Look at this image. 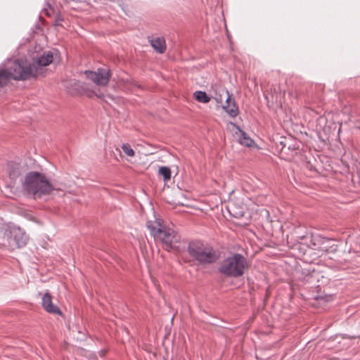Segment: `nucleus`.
<instances>
[{"instance_id": "nucleus-11", "label": "nucleus", "mask_w": 360, "mask_h": 360, "mask_svg": "<svg viewBox=\"0 0 360 360\" xmlns=\"http://www.w3.org/2000/svg\"><path fill=\"white\" fill-rule=\"evenodd\" d=\"M153 48L158 53H162L166 49L165 41L163 37H156L150 40Z\"/></svg>"}, {"instance_id": "nucleus-1", "label": "nucleus", "mask_w": 360, "mask_h": 360, "mask_svg": "<svg viewBox=\"0 0 360 360\" xmlns=\"http://www.w3.org/2000/svg\"><path fill=\"white\" fill-rule=\"evenodd\" d=\"M53 61V54L51 51L44 52L34 60L32 64L19 59L10 60L6 64V68L0 70V86H3L8 79L15 80H25L35 77L39 73L40 68L46 66Z\"/></svg>"}, {"instance_id": "nucleus-13", "label": "nucleus", "mask_w": 360, "mask_h": 360, "mask_svg": "<svg viewBox=\"0 0 360 360\" xmlns=\"http://www.w3.org/2000/svg\"><path fill=\"white\" fill-rule=\"evenodd\" d=\"M325 240L323 238H321L320 236H312L311 237V245L310 248L311 249L316 250L319 248V245L321 242Z\"/></svg>"}, {"instance_id": "nucleus-5", "label": "nucleus", "mask_w": 360, "mask_h": 360, "mask_svg": "<svg viewBox=\"0 0 360 360\" xmlns=\"http://www.w3.org/2000/svg\"><path fill=\"white\" fill-rule=\"evenodd\" d=\"M246 266V259L240 254H234L222 262L219 270L225 276L237 278L243 274Z\"/></svg>"}, {"instance_id": "nucleus-20", "label": "nucleus", "mask_w": 360, "mask_h": 360, "mask_svg": "<svg viewBox=\"0 0 360 360\" xmlns=\"http://www.w3.org/2000/svg\"><path fill=\"white\" fill-rule=\"evenodd\" d=\"M305 238V236H301V237H300V239H303V238Z\"/></svg>"}, {"instance_id": "nucleus-14", "label": "nucleus", "mask_w": 360, "mask_h": 360, "mask_svg": "<svg viewBox=\"0 0 360 360\" xmlns=\"http://www.w3.org/2000/svg\"><path fill=\"white\" fill-rule=\"evenodd\" d=\"M159 174L163 176L165 181H169L171 178V170L167 167H160Z\"/></svg>"}, {"instance_id": "nucleus-7", "label": "nucleus", "mask_w": 360, "mask_h": 360, "mask_svg": "<svg viewBox=\"0 0 360 360\" xmlns=\"http://www.w3.org/2000/svg\"><path fill=\"white\" fill-rule=\"evenodd\" d=\"M84 74L95 84L101 86H106L110 77V71L108 68H99L97 71L86 70Z\"/></svg>"}, {"instance_id": "nucleus-6", "label": "nucleus", "mask_w": 360, "mask_h": 360, "mask_svg": "<svg viewBox=\"0 0 360 360\" xmlns=\"http://www.w3.org/2000/svg\"><path fill=\"white\" fill-rule=\"evenodd\" d=\"M188 252L191 256L202 264H212L217 259L213 249L201 241L190 243Z\"/></svg>"}, {"instance_id": "nucleus-17", "label": "nucleus", "mask_w": 360, "mask_h": 360, "mask_svg": "<svg viewBox=\"0 0 360 360\" xmlns=\"http://www.w3.org/2000/svg\"><path fill=\"white\" fill-rule=\"evenodd\" d=\"M8 240H9V239H10V240H13V234H11V235H10V234H9V235L8 234Z\"/></svg>"}, {"instance_id": "nucleus-4", "label": "nucleus", "mask_w": 360, "mask_h": 360, "mask_svg": "<svg viewBox=\"0 0 360 360\" xmlns=\"http://www.w3.org/2000/svg\"><path fill=\"white\" fill-rule=\"evenodd\" d=\"M147 228L155 240H160L168 248H177L180 236L172 229L163 226L160 219L147 222Z\"/></svg>"}, {"instance_id": "nucleus-15", "label": "nucleus", "mask_w": 360, "mask_h": 360, "mask_svg": "<svg viewBox=\"0 0 360 360\" xmlns=\"http://www.w3.org/2000/svg\"><path fill=\"white\" fill-rule=\"evenodd\" d=\"M122 149L124 152V153L130 158H132L134 156L135 153L134 150L132 149L131 146L129 143H124L122 145Z\"/></svg>"}, {"instance_id": "nucleus-10", "label": "nucleus", "mask_w": 360, "mask_h": 360, "mask_svg": "<svg viewBox=\"0 0 360 360\" xmlns=\"http://www.w3.org/2000/svg\"><path fill=\"white\" fill-rule=\"evenodd\" d=\"M233 125L236 127V131L235 132V136L238 140V142L243 146L250 147L254 144V141L248 136V134L242 131L238 126H236L235 124H233Z\"/></svg>"}, {"instance_id": "nucleus-8", "label": "nucleus", "mask_w": 360, "mask_h": 360, "mask_svg": "<svg viewBox=\"0 0 360 360\" xmlns=\"http://www.w3.org/2000/svg\"><path fill=\"white\" fill-rule=\"evenodd\" d=\"M222 91L226 94V104L223 105L222 108L231 117H236L238 114V108L234 98L231 97L226 89H223Z\"/></svg>"}, {"instance_id": "nucleus-2", "label": "nucleus", "mask_w": 360, "mask_h": 360, "mask_svg": "<svg viewBox=\"0 0 360 360\" xmlns=\"http://www.w3.org/2000/svg\"><path fill=\"white\" fill-rule=\"evenodd\" d=\"M22 185L23 190L34 198H40L53 190V186L46 176L38 172L27 173Z\"/></svg>"}, {"instance_id": "nucleus-9", "label": "nucleus", "mask_w": 360, "mask_h": 360, "mask_svg": "<svg viewBox=\"0 0 360 360\" xmlns=\"http://www.w3.org/2000/svg\"><path fill=\"white\" fill-rule=\"evenodd\" d=\"M42 306L49 313L54 314H61L60 309L52 302V297L49 292H46L42 296Z\"/></svg>"}, {"instance_id": "nucleus-3", "label": "nucleus", "mask_w": 360, "mask_h": 360, "mask_svg": "<svg viewBox=\"0 0 360 360\" xmlns=\"http://www.w3.org/2000/svg\"><path fill=\"white\" fill-rule=\"evenodd\" d=\"M28 240L25 231L18 226L5 224L0 228V245L9 250L25 246Z\"/></svg>"}, {"instance_id": "nucleus-18", "label": "nucleus", "mask_w": 360, "mask_h": 360, "mask_svg": "<svg viewBox=\"0 0 360 360\" xmlns=\"http://www.w3.org/2000/svg\"><path fill=\"white\" fill-rule=\"evenodd\" d=\"M108 98L111 99V100H113V98L112 96H108Z\"/></svg>"}, {"instance_id": "nucleus-12", "label": "nucleus", "mask_w": 360, "mask_h": 360, "mask_svg": "<svg viewBox=\"0 0 360 360\" xmlns=\"http://www.w3.org/2000/svg\"><path fill=\"white\" fill-rule=\"evenodd\" d=\"M193 95L195 98L200 103H207L210 101V98L205 91H196Z\"/></svg>"}, {"instance_id": "nucleus-16", "label": "nucleus", "mask_w": 360, "mask_h": 360, "mask_svg": "<svg viewBox=\"0 0 360 360\" xmlns=\"http://www.w3.org/2000/svg\"><path fill=\"white\" fill-rule=\"evenodd\" d=\"M223 89H224L220 90L219 94H216V95H215L214 98L218 103H222L224 98L226 99V94L224 93H223V91H222Z\"/></svg>"}, {"instance_id": "nucleus-19", "label": "nucleus", "mask_w": 360, "mask_h": 360, "mask_svg": "<svg viewBox=\"0 0 360 360\" xmlns=\"http://www.w3.org/2000/svg\"><path fill=\"white\" fill-rule=\"evenodd\" d=\"M96 96H97V97H101V95H98L96 94H95Z\"/></svg>"}]
</instances>
